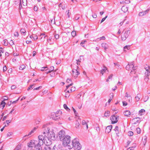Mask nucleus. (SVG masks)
<instances>
[{
    "label": "nucleus",
    "instance_id": "obj_1",
    "mask_svg": "<svg viewBox=\"0 0 150 150\" xmlns=\"http://www.w3.org/2000/svg\"><path fill=\"white\" fill-rule=\"evenodd\" d=\"M42 129L44 130L43 135H40L38 137L40 136H42V141L43 144L45 143L47 144H52L51 140H54L56 139L55 134L52 130H50L49 128L46 125H44L42 127Z\"/></svg>",
    "mask_w": 150,
    "mask_h": 150
},
{
    "label": "nucleus",
    "instance_id": "obj_2",
    "mask_svg": "<svg viewBox=\"0 0 150 150\" xmlns=\"http://www.w3.org/2000/svg\"><path fill=\"white\" fill-rule=\"evenodd\" d=\"M42 136L38 137V141L31 140L30 142L28 144V146L31 148L30 150H42L41 146L43 144L42 141Z\"/></svg>",
    "mask_w": 150,
    "mask_h": 150
},
{
    "label": "nucleus",
    "instance_id": "obj_3",
    "mask_svg": "<svg viewBox=\"0 0 150 150\" xmlns=\"http://www.w3.org/2000/svg\"><path fill=\"white\" fill-rule=\"evenodd\" d=\"M73 148L75 150H80L81 148V146L79 142L78 138L74 139L72 141L71 145H68V148L71 149Z\"/></svg>",
    "mask_w": 150,
    "mask_h": 150
},
{
    "label": "nucleus",
    "instance_id": "obj_4",
    "mask_svg": "<svg viewBox=\"0 0 150 150\" xmlns=\"http://www.w3.org/2000/svg\"><path fill=\"white\" fill-rule=\"evenodd\" d=\"M137 68V67L134 66L133 62L129 63L126 67V69L128 71L131 70V71L130 74V75L133 74V72L134 74L136 73V70Z\"/></svg>",
    "mask_w": 150,
    "mask_h": 150
},
{
    "label": "nucleus",
    "instance_id": "obj_5",
    "mask_svg": "<svg viewBox=\"0 0 150 150\" xmlns=\"http://www.w3.org/2000/svg\"><path fill=\"white\" fill-rule=\"evenodd\" d=\"M71 137L69 135H66L64 139L62 140L63 141L62 144L64 146H67L68 148V145H70V142L71 140Z\"/></svg>",
    "mask_w": 150,
    "mask_h": 150
},
{
    "label": "nucleus",
    "instance_id": "obj_6",
    "mask_svg": "<svg viewBox=\"0 0 150 150\" xmlns=\"http://www.w3.org/2000/svg\"><path fill=\"white\" fill-rule=\"evenodd\" d=\"M65 132L64 130H61L59 133V139L60 141H62V140L65 137Z\"/></svg>",
    "mask_w": 150,
    "mask_h": 150
},
{
    "label": "nucleus",
    "instance_id": "obj_7",
    "mask_svg": "<svg viewBox=\"0 0 150 150\" xmlns=\"http://www.w3.org/2000/svg\"><path fill=\"white\" fill-rule=\"evenodd\" d=\"M129 33L130 32L129 30L126 31L124 35L121 36V40L122 41L125 40L128 37Z\"/></svg>",
    "mask_w": 150,
    "mask_h": 150
},
{
    "label": "nucleus",
    "instance_id": "obj_8",
    "mask_svg": "<svg viewBox=\"0 0 150 150\" xmlns=\"http://www.w3.org/2000/svg\"><path fill=\"white\" fill-rule=\"evenodd\" d=\"M119 116L113 115L112 116L110 119L112 121V124H115L117 122Z\"/></svg>",
    "mask_w": 150,
    "mask_h": 150
},
{
    "label": "nucleus",
    "instance_id": "obj_9",
    "mask_svg": "<svg viewBox=\"0 0 150 150\" xmlns=\"http://www.w3.org/2000/svg\"><path fill=\"white\" fill-rule=\"evenodd\" d=\"M72 76L75 78L77 77L78 75L80 74L79 72L78 71L77 69H75L72 70Z\"/></svg>",
    "mask_w": 150,
    "mask_h": 150
},
{
    "label": "nucleus",
    "instance_id": "obj_10",
    "mask_svg": "<svg viewBox=\"0 0 150 150\" xmlns=\"http://www.w3.org/2000/svg\"><path fill=\"white\" fill-rule=\"evenodd\" d=\"M146 66L148 67V68L147 67L145 68V69L146 70V71L145 73L144 76H145V77L149 76L150 75V72L149 71V69H150V67L147 65H146Z\"/></svg>",
    "mask_w": 150,
    "mask_h": 150
},
{
    "label": "nucleus",
    "instance_id": "obj_11",
    "mask_svg": "<svg viewBox=\"0 0 150 150\" xmlns=\"http://www.w3.org/2000/svg\"><path fill=\"white\" fill-rule=\"evenodd\" d=\"M15 4L19 5V9L20 10L22 8L21 0H17L15 1Z\"/></svg>",
    "mask_w": 150,
    "mask_h": 150
},
{
    "label": "nucleus",
    "instance_id": "obj_12",
    "mask_svg": "<svg viewBox=\"0 0 150 150\" xmlns=\"http://www.w3.org/2000/svg\"><path fill=\"white\" fill-rule=\"evenodd\" d=\"M38 128V127H35L34 128H33V129L30 132H29V134H27V135L26 134V135H25L23 137V138H24L26 137L30 136L31 134H33V133L35 131V130Z\"/></svg>",
    "mask_w": 150,
    "mask_h": 150
},
{
    "label": "nucleus",
    "instance_id": "obj_13",
    "mask_svg": "<svg viewBox=\"0 0 150 150\" xmlns=\"http://www.w3.org/2000/svg\"><path fill=\"white\" fill-rule=\"evenodd\" d=\"M66 83L68 84V85L66 86L67 89L70 86L73 84L72 82L71 79H67L66 81Z\"/></svg>",
    "mask_w": 150,
    "mask_h": 150
},
{
    "label": "nucleus",
    "instance_id": "obj_14",
    "mask_svg": "<svg viewBox=\"0 0 150 150\" xmlns=\"http://www.w3.org/2000/svg\"><path fill=\"white\" fill-rule=\"evenodd\" d=\"M47 37V35H45V34L43 33H41L39 37V39L42 40L43 41L45 40L44 39Z\"/></svg>",
    "mask_w": 150,
    "mask_h": 150
},
{
    "label": "nucleus",
    "instance_id": "obj_15",
    "mask_svg": "<svg viewBox=\"0 0 150 150\" xmlns=\"http://www.w3.org/2000/svg\"><path fill=\"white\" fill-rule=\"evenodd\" d=\"M112 128V126L110 125L107 127L105 129V132L107 133H109L111 130Z\"/></svg>",
    "mask_w": 150,
    "mask_h": 150
},
{
    "label": "nucleus",
    "instance_id": "obj_16",
    "mask_svg": "<svg viewBox=\"0 0 150 150\" xmlns=\"http://www.w3.org/2000/svg\"><path fill=\"white\" fill-rule=\"evenodd\" d=\"M45 145V150H52V148L50 146L51 144H46L44 143Z\"/></svg>",
    "mask_w": 150,
    "mask_h": 150
},
{
    "label": "nucleus",
    "instance_id": "obj_17",
    "mask_svg": "<svg viewBox=\"0 0 150 150\" xmlns=\"http://www.w3.org/2000/svg\"><path fill=\"white\" fill-rule=\"evenodd\" d=\"M107 70V68L105 66H103V68L100 71V73L102 75H103L104 73L105 72L106 70Z\"/></svg>",
    "mask_w": 150,
    "mask_h": 150
},
{
    "label": "nucleus",
    "instance_id": "obj_18",
    "mask_svg": "<svg viewBox=\"0 0 150 150\" xmlns=\"http://www.w3.org/2000/svg\"><path fill=\"white\" fill-rule=\"evenodd\" d=\"M101 46L103 48L105 49V51H106V50L108 47V44L104 43H103L101 44Z\"/></svg>",
    "mask_w": 150,
    "mask_h": 150
},
{
    "label": "nucleus",
    "instance_id": "obj_19",
    "mask_svg": "<svg viewBox=\"0 0 150 150\" xmlns=\"http://www.w3.org/2000/svg\"><path fill=\"white\" fill-rule=\"evenodd\" d=\"M121 10L124 12L125 13L127 12L128 10V7L126 6H123L121 8Z\"/></svg>",
    "mask_w": 150,
    "mask_h": 150
},
{
    "label": "nucleus",
    "instance_id": "obj_20",
    "mask_svg": "<svg viewBox=\"0 0 150 150\" xmlns=\"http://www.w3.org/2000/svg\"><path fill=\"white\" fill-rule=\"evenodd\" d=\"M130 113V112L129 110H126L124 112V115L127 117H129Z\"/></svg>",
    "mask_w": 150,
    "mask_h": 150
},
{
    "label": "nucleus",
    "instance_id": "obj_21",
    "mask_svg": "<svg viewBox=\"0 0 150 150\" xmlns=\"http://www.w3.org/2000/svg\"><path fill=\"white\" fill-rule=\"evenodd\" d=\"M62 147V146L60 145H59L58 146L57 148L56 146L55 145L53 147L52 149V150H59L60 148Z\"/></svg>",
    "mask_w": 150,
    "mask_h": 150
},
{
    "label": "nucleus",
    "instance_id": "obj_22",
    "mask_svg": "<svg viewBox=\"0 0 150 150\" xmlns=\"http://www.w3.org/2000/svg\"><path fill=\"white\" fill-rule=\"evenodd\" d=\"M141 97V95L140 94H138L135 97V100L137 101H139Z\"/></svg>",
    "mask_w": 150,
    "mask_h": 150
},
{
    "label": "nucleus",
    "instance_id": "obj_23",
    "mask_svg": "<svg viewBox=\"0 0 150 150\" xmlns=\"http://www.w3.org/2000/svg\"><path fill=\"white\" fill-rule=\"evenodd\" d=\"M114 130L115 131L117 135L118 136V134H119V128L118 126H116L115 127Z\"/></svg>",
    "mask_w": 150,
    "mask_h": 150
},
{
    "label": "nucleus",
    "instance_id": "obj_24",
    "mask_svg": "<svg viewBox=\"0 0 150 150\" xmlns=\"http://www.w3.org/2000/svg\"><path fill=\"white\" fill-rule=\"evenodd\" d=\"M139 115L141 116L144 114L145 110L144 109H142L139 111Z\"/></svg>",
    "mask_w": 150,
    "mask_h": 150
},
{
    "label": "nucleus",
    "instance_id": "obj_25",
    "mask_svg": "<svg viewBox=\"0 0 150 150\" xmlns=\"http://www.w3.org/2000/svg\"><path fill=\"white\" fill-rule=\"evenodd\" d=\"M6 105V103L4 102V100L2 101L0 105V107H2V109H3L4 107H5Z\"/></svg>",
    "mask_w": 150,
    "mask_h": 150
},
{
    "label": "nucleus",
    "instance_id": "obj_26",
    "mask_svg": "<svg viewBox=\"0 0 150 150\" xmlns=\"http://www.w3.org/2000/svg\"><path fill=\"white\" fill-rule=\"evenodd\" d=\"M130 46L129 45H127L124 47V50L125 51H126V50H129L130 48Z\"/></svg>",
    "mask_w": 150,
    "mask_h": 150
},
{
    "label": "nucleus",
    "instance_id": "obj_27",
    "mask_svg": "<svg viewBox=\"0 0 150 150\" xmlns=\"http://www.w3.org/2000/svg\"><path fill=\"white\" fill-rule=\"evenodd\" d=\"M41 121V119L39 117H37L35 120V122L36 124H38Z\"/></svg>",
    "mask_w": 150,
    "mask_h": 150
},
{
    "label": "nucleus",
    "instance_id": "obj_28",
    "mask_svg": "<svg viewBox=\"0 0 150 150\" xmlns=\"http://www.w3.org/2000/svg\"><path fill=\"white\" fill-rule=\"evenodd\" d=\"M75 124L76 125V128H78L80 125V123L78 120H76L75 123Z\"/></svg>",
    "mask_w": 150,
    "mask_h": 150
},
{
    "label": "nucleus",
    "instance_id": "obj_29",
    "mask_svg": "<svg viewBox=\"0 0 150 150\" xmlns=\"http://www.w3.org/2000/svg\"><path fill=\"white\" fill-rule=\"evenodd\" d=\"M84 60V58L83 56H80V58L76 60V61L78 62H81V60L83 61Z\"/></svg>",
    "mask_w": 150,
    "mask_h": 150
},
{
    "label": "nucleus",
    "instance_id": "obj_30",
    "mask_svg": "<svg viewBox=\"0 0 150 150\" xmlns=\"http://www.w3.org/2000/svg\"><path fill=\"white\" fill-rule=\"evenodd\" d=\"M113 76L112 74H110L108 77V79H106V81L107 82L110 81L109 80H111Z\"/></svg>",
    "mask_w": 150,
    "mask_h": 150
},
{
    "label": "nucleus",
    "instance_id": "obj_31",
    "mask_svg": "<svg viewBox=\"0 0 150 150\" xmlns=\"http://www.w3.org/2000/svg\"><path fill=\"white\" fill-rule=\"evenodd\" d=\"M48 68L47 67H43L41 68L40 70L42 71H46L48 70Z\"/></svg>",
    "mask_w": 150,
    "mask_h": 150
},
{
    "label": "nucleus",
    "instance_id": "obj_32",
    "mask_svg": "<svg viewBox=\"0 0 150 150\" xmlns=\"http://www.w3.org/2000/svg\"><path fill=\"white\" fill-rule=\"evenodd\" d=\"M110 111L108 110L106 111L104 113V115L106 117H108L109 116Z\"/></svg>",
    "mask_w": 150,
    "mask_h": 150
},
{
    "label": "nucleus",
    "instance_id": "obj_33",
    "mask_svg": "<svg viewBox=\"0 0 150 150\" xmlns=\"http://www.w3.org/2000/svg\"><path fill=\"white\" fill-rule=\"evenodd\" d=\"M82 124L83 125H86L87 129L88 128V125L87 124L85 120H83L82 121Z\"/></svg>",
    "mask_w": 150,
    "mask_h": 150
},
{
    "label": "nucleus",
    "instance_id": "obj_34",
    "mask_svg": "<svg viewBox=\"0 0 150 150\" xmlns=\"http://www.w3.org/2000/svg\"><path fill=\"white\" fill-rule=\"evenodd\" d=\"M63 106L64 108L67 111H69V110H70V109L68 108L66 104H64Z\"/></svg>",
    "mask_w": 150,
    "mask_h": 150
},
{
    "label": "nucleus",
    "instance_id": "obj_35",
    "mask_svg": "<svg viewBox=\"0 0 150 150\" xmlns=\"http://www.w3.org/2000/svg\"><path fill=\"white\" fill-rule=\"evenodd\" d=\"M21 34L25 35L26 33L25 30L24 29H21L20 30Z\"/></svg>",
    "mask_w": 150,
    "mask_h": 150
},
{
    "label": "nucleus",
    "instance_id": "obj_36",
    "mask_svg": "<svg viewBox=\"0 0 150 150\" xmlns=\"http://www.w3.org/2000/svg\"><path fill=\"white\" fill-rule=\"evenodd\" d=\"M21 146L19 145L17 146L14 150H21Z\"/></svg>",
    "mask_w": 150,
    "mask_h": 150
},
{
    "label": "nucleus",
    "instance_id": "obj_37",
    "mask_svg": "<svg viewBox=\"0 0 150 150\" xmlns=\"http://www.w3.org/2000/svg\"><path fill=\"white\" fill-rule=\"evenodd\" d=\"M27 0H22V3L23 5L25 6L27 5Z\"/></svg>",
    "mask_w": 150,
    "mask_h": 150
},
{
    "label": "nucleus",
    "instance_id": "obj_38",
    "mask_svg": "<svg viewBox=\"0 0 150 150\" xmlns=\"http://www.w3.org/2000/svg\"><path fill=\"white\" fill-rule=\"evenodd\" d=\"M128 135L129 136H132L133 135V133L132 132L129 131L128 132Z\"/></svg>",
    "mask_w": 150,
    "mask_h": 150
},
{
    "label": "nucleus",
    "instance_id": "obj_39",
    "mask_svg": "<svg viewBox=\"0 0 150 150\" xmlns=\"http://www.w3.org/2000/svg\"><path fill=\"white\" fill-rule=\"evenodd\" d=\"M25 68V65L23 64L21 66L19 67V69L20 70H23Z\"/></svg>",
    "mask_w": 150,
    "mask_h": 150
},
{
    "label": "nucleus",
    "instance_id": "obj_40",
    "mask_svg": "<svg viewBox=\"0 0 150 150\" xmlns=\"http://www.w3.org/2000/svg\"><path fill=\"white\" fill-rule=\"evenodd\" d=\"M52 114L53 115L52 116L56 117H58L59 119L60 118L59 117V116L57 113H53Z\"/></svg>",
    "mask_w": 150,
    "mask_h": 150
},
{
    "label": "nucleus",
    "instance_id": "obj_41",
    "mask_svg": "<svg viewBox=\"0 0 150 150\" xmlns=\"http://www.w3.org/2000/svg\"><path fill=\"white\" fill-rule=\"evenodd\" d=\"M149 9H148L146 11H143V12L144 13V15H145L146 14H147L149 12Z\"/></svg>",
    "mask_w": 150,
    "mask_h": 150
},
{
    "label": "nucleus",
    "instance_id": "obj_42",
    "mask_svg": "<svg viewBox=\"0 0 150 150\" xmlns=\"http://www.w3.org/2000/svg\"><path fill=\"white\" fill-rule=\"evenodd\" d=\"M73 111L74 113L75 114V115L76 116H78V113L76 112V110L74 108H73Z\"/></svg>",
    "mask_w": 150,
    "mask_h": 150
},
{
    "label": "nucleus",
    "instance_id": "obj_43",
    "mask_svg": "<svg viewBox=\"0 0 150 150\" xmlns=\"http://www.w3.org/2000/svg\"><path fill=\"white\" fill-rule=\"evenodd\" d=\"M136 132H137L138 134H139L140 133L141 130H140V128H139V127L137 128H136Z\"/></svg>",
    "mask_w": 150,
    "mask_h": 150
},
{
    "label": "nucleus",
    "instance_id": "obj_44",
    "mask_svg": "<svg viewBox=\"0 0 150 150\" xmlns=\"http://www.w3.org/2000/svg\"><path fill=\"white\" fill-rule=\"evenodd\" d=\"M135 147H136V144H134V146H133L131 147H129V148L127 150H129V149H130V150H132L134 149V148Z\"/></svg>",
    "mask_w": 150,
    "mask_h": 150
},
{
    "label": "nucleus",
    "instance_id": "obj_45",
    "mask_svg": "<svg viewBox=\"0 0 150 150\" xmlns=\"http://www.w3.org/2000/svg\"><path fill=\"white\" fill-rule=\"evenodd\" d=\"M149 76H144V80L146 82H147L149 80Z\"/></svg>",
    "mask_w": 150,
    "mask_h": 150
},
{
    "label": "nucleus",
    "instance_id": "obj_46",
    "mask_svg": "<svg viewBox=\"0 0 150 150\" xmlns=\"http://www.w3.org/2000/svg\"><path fill=\"white\" fill-rule=\"evenodd\" d=\"M71 34L73 37H74L76 35V33L75 31H73L71 33Z\"/></svg>",
    "mask_w": 150,
    "mask_h": 150
},
{
    "label": "nucleus",
    "instance_id": "obj_47",
    "mask_svg": "<svg viewBox=\"0 0 150 150\" xmlns=\"http://www.w3.org/2000/svg\"><path fill=\"white\" fill-rule=\"evenodd\" d=\"M54 37L56 39H58L59 38V35L58 34H56L54 35Z\"/></svg>",
    "mask_w": 150,
    "mask_h": 150
},
{
    "label": "nucleus",
    "instance_id": "obj_48",
    "mask_svg": "<svg viewBox=\"0 0 150 150\" xmlns=\"http://www.w3.org/2000/svg\"><path fill=\"white\" fill-rule=\"evenodd\" d=\"M139 16H144L143 11L140 12L139 14Z\"/></svg>",
    "mask_w": 150,
    "mask_h": 150
},
{
    "label": "nucleus",
    "instance_id": "obj_49",
    "mask_svg": "<svg viewBox=\"0 0 150 150\" xmlns=\"http://www.w3.org/2000/svg\"><path fill=\"white\" fill-rule=\"evenodd\" d=\"M75 88L74 87H72L70 89V92H72L75 91Z\"/></svg>",
    "mask_w": 150,
    "mask_h": 150
},
{
    "label": "nucleus",
    "instance_id": "obj_50",
    "mask_svg": "<svg viewBox=\"0 0 150 150\" xmlns=\"http://www.w3.org/2000/svg\"><path fill=\"white\" fill-rule=\"evenodd\" d=\"M55 72L54 71V72H52L50 74V76L51 77H54L55 76Z\"/></svg>",
    "mask_w": 150,
    "mask_h": 150
},
{
    "label": "nucleus",
    "instance_id": "obj_51",
    "mask_svg": "<svg viewBox=\"0 0 150 150\" xmlns=\"http://www.w3.org/2000/svg\"><path fill=\"white\" fill-rule=\"evenodd\" d=\"M13 134L12 132H8L7 134V137H8L11 136Z\"/></svg>",
    "mask_w": 150,
    "mask_h": 150
},
{
    "label": "nucleus",
    "instance_id": "obj_52",
    "mask_svg": "<svg viewBox=\"0 0 150 150\" xmlns=\"http://www.w3.org/2000/svg\"><path fill=\"white\" fill-rule=\"evenodd\" d=\"M131 96L129 95L127 92H126L125 93V97H127V98H131Z\"/></svg>",
    "mask_w": 150,
    "mask_h": 150
},
{
    "label": "nucleus",
    "instance_id": "obj_53",
    "mask_svg": "<svg viewBox=\"0 0 150 150\" xmlns=\"http://www.w3.org/2000/svg\"><path fill=\"white\" fill-rule=\"evenodd\" d=\"M70 96L69 93H67L66 92H65V96L66 98H68Z\"/></svg>",
    "mask_w": 150,
    "mask_h": 150
},
{
    "label": "nucleus",
    "instance_id": "obj_54",
    "mask_svg": "<svg viewBox=\"0 0 150 150\" xmlns=\"http://www.w3.org/2000/svg\"><path fill=\"white\" fill-rule=\"evenodd\" d=\"M107 17V16H106L104 18H103L101 20L100 23H102L105 20V19Z\"/></svg>",
    "mask_w": 150,
    "mask_h": 150
},
{
    "label": "nucleus",
    "instance_id": "obj_55",
    "mask_svg": "<svg viewBox=\"0 0 150 150\" xmlns=\"http://www.w3.org/2000/svg\"><path fill=\"white\" fill-rule=\"evenodd\" d=\"M54 67L53 66H51L50 67L49 70L52 72L54 70Z\"/></svg>",
    "mask_w": 150,
    "mask_h": 150
},
{
    "label": "nucleus",
    "instance_id": "obj_56",
    "mask_svg": "<svg viewBox=\"0 0 150 150\" xmlns=\"http://www.w3.org/2000/svg\"><path fill=\"white\" fill-rule=\"evenodd\" d=\"M11 122V120H6V122L7 124V125H6V126H8L9 125V123H10Z\"/></svg>",
    "mask_w": 150,
    "mask_h": 150
},
{
    "label": "nucleus",
    "instance_id": "obj_57",
    "mask_svg": "<svg viewBox=\"0 0 150 150\" xmlns=\"http://www.w3.org/2000/svg\"><path fill=\"white\" fill-rule=\"evenodd\" d=\"M81 95L80 93H79V94H78L76 96V97L77 98H79L81 96Z\"/></svg>",
    "mask_w": 150,
    "mask_h": 150
},
{
    "label": "nucleus",
    "instance_id": "obj_58",
    "mask_svg": "<svg viewBox=\"0 0 150 150\" xmlns=\"http://www.w3.org/2000/svg\"><path fill=\"white\" fill-rule=\"evenodd\" d=\"M19 35V33L18 32H16L14 33V35L15 36H18Z\"/></svg>",
    "mask_w": 150,
    "mask_h": 150
},
{
    "label": "nucleus",
    "instance_id": "obj_59",
    "mask_svg": "<svg viewBox=\"0 0 150 150\" xmlns=\"http://www.w3.org/2000/svg\"><path fill=\"white\" fill-rule=\"evenodd\" d=\"M98 39H99V40H104L105 39V36H103L102 37H101L100 38H98Z\"/></svg>",
    "mask_w": 150,
    "mask_h": 150
},
{
    "label": "nucleus",
    "instance_id": "obj_60",
    "mask_svg": "<svg viewBox=\"0 0 150 150\" xmlns=\"http://www.w3.org/2000/svg\"><path fill=\"white\" fill-rule=\"evenodd\" d=\"M34 84H33V85H30L29 86V87H28V88L27 90L28 91L30 90V89H31V88H32L33 86H34Z\"/></svg>",
    "mask_w": 150,
    "mask_h": 150
},
{
    "label": "nucleus",
    "instance_id": "obj_61",
    "mask_svg": "<svg viewBox=\"0 0 150 150\" xmlns=\"http://www.w3.org/2000/svg\"><path fill=\"white\" fill-rule=\"evenodd\" d=\"M122 103L123 105L124 106H126L127 104V103L125 101H123Z\"/></svg>",
    "mask_w": 150,
    "mask_h": 150
},
{
    "label": "nucleus",
    "instance_id": "obj_62",
    "mask_svg": "<svg viewBox=\"0 0 150 150\" xmlns=\"http://www.w3.org/2000/svg\"><path fill=\"white\" fill-rule=\"evenodd\" d=\"M7 70V67L6 66H4L3 67V71L4 72Z\"/></svg>",
    "mask_w": 150,
    "mask_h": 150
},
{
    "label": "nucleus",
    "instance_id": "obj_63",
    "mask_svg": "<svg viewBox=\"0 0 150 150\" xmlns=\"http://www.w3.org/2000/svg\"><path fill=\"white\" fill-rule=\"evenodd\" d=\"M52 118L53 119L55 120H58L59 119L58 117H57L55 116H52Z\"/></svg>",
    "mask_w": 150,
    "mask_h": 150
},
{
    "label": "nucleus",
    "instance_id": "obj_64",
    "mask_svg": "<svg viewBox=\"0 0 150 150\" xmlns=\"http://www.w3.org/2000/svg\"><path fill=\"white\" fill-rule=\"evenodd\" d=\"M38 38V36L37 35H35L33 37V40H36Z\"/></svg>",
    "mask_w": 150,
    "mask_h": 150
}]
</instances>
